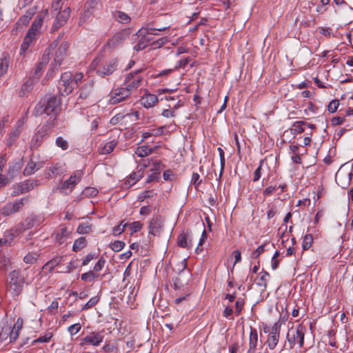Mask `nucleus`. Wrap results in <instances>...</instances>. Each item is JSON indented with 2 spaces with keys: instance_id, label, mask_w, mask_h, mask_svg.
Wrapping results in <instances>:
<instances>
[{
  "instance_id": "nucleus-56",
  "label": "nucleus",
  "mask_w": 353,
  "mask_h": 353,
  "mask_svg": "<svg viewBox=\"0 0 353 353\" xmlns=\"http://www.w3.org/2000/svg\"><path fill=\"white\" fill-rule=\"evenodd\" d=\"M168 39L167 37H162L157 41L152 42L151 43L152 47L154 48H161L163 45H164L166 42H168Z\"/></svg>"
},
{
  "instance_id": "nucleus-46",
  "label": "nucleus",
  "mask_w": 353,
  "mask_h": 353,
  "mask_svg": "<svg viewBox=\"0 0 353 353\" xmlns=\"http://www.w3.org/2000/svg\"><path fill=\"white\" fill-rule=\"evenodd\" d=\"M266 244L264 243L260 246H259L255 250H254L251 254V259H257L262 253H263L265 250Z\"/></svg>"
},
{
  "instance_id": "nucleus-35",
  "label": "nucleus",
  "mask_w": 353,
  "mask_h": 353,
  "mask_svg": "<svg viewBox=\"0 0 353 353\" xmlns=\"http://www.w3.org/2000/svg\"><path fill=\"white\" fill-rule=\"evenodd\" d=\"M270 276V274L268 272L263 270L259 273V281H257L256 284L257 285L263 288V289H265L267 287V283H268V277Z\"/></svg>"
},
{
  "instance_id": "nucleus-18",
  "label": "nucleus",
  "mask_w": 353,
  "mask_h": 353,
  "mask_svg": "<svg viewBox=\"0 0 353 353\" xmlns=\"http://www.w3.org/2000/svg\"><path fill=\"white\" fill-rule=\"evenodd\" d=\"M192 232L190 230H187L186 232H181L177 238V245L180 248L190 249L192 247Z\"/></svg>"
},
{
  "instance_id": "nucleus-3",
  "label": "nucleus",
  "mask_w": 353,
  "mask_h": 353,
  "mask_svg": "<svg viewBox=\"0 0 353 353\" xmlns=\"http://www.w3.org/2000/svg\"><path fill=\"white\" fill-rule=\"evenodd\" d=\"M25 277L19 270H14L9 274V281L7 285L8 292L12 296H19L23 288Z\"/></svg>"
},
{
  "instance_id": "nucleus-59",
  "label": "nucleus",
  "mask_w": 353,
  "mask_h": 353,
  "mask_svg": "<svg viewBox=\"0 0 353 353\" xmlns=\"http://www.w3.org/2000/svg\"><path fill=\"white\" fill-rule=\"evenodd\" d=\"M263 161H264L263 160L260 161L259 167L256 169V170L254 172L253 181H254V182L259 181L261 176V168H262Z\"/></svg>"
},
{
  "instance_id": "nucleus-9",
  "label": "nucleus",
  "mask_w": 353,
  "mask_h": 353,
  "mask_svg": "<svg viewBox=\"0 0 353 353\" xmlns=\"http://www.w3.org/2000/svg\"><path fill=\"white\" fill-rule=\"evenodd\" d=\"M281 325V321H277L272 327L270 333L268 334L266 343L271 350L276 347L279 341Z\"/></svg>"
},
{
  "instance_id": "nucleus-54",
  "label": "nucleus",
  "mask_w": 353,
  "mask_h": 353,
  "mask_svg": "<svg viewBox=\"0 0 353 353\" xmlns=\"http://www.w3.org/2000/svg\"><path fill=\"white\" fill-rule=\"evenodd\" d=\"M20 192L24 193L28 192L30 189L33 188V183L30 181H26L25 183H21L19 185Z\"/></svg>"
},
{
  "instance_id": "nucleus-2",
  "label": "nucleus",
  "mask_w": 353,
  "mask_h": 353,
  "mask_svg": "<svg viewBox=\"0 0 353 353\" xmlns=\"http://www.w3.org/2000/svg\"><path fill=\"white\" fill-rule=\"evenodd\" d=\"M305 332L306 327L303 324L290 327L286 334V341L283 349L292 350L296 343H298L299 347H303Z\"/></svg>"
},
{
  "instance_id": "nucleus-39",
  "label": "nucleus",
  "mask_w": 353,
  "mask_h": 353,
  "mask_svg": "<svg viewBox=\"0 0 353 353\" xmlns=\"http://www.w3.org/2000/svg\"><path fill=\"white\" fill-rule=\"evenodd\" d=\"M92 230V226L88 222H84L81 224L77 228V232L79 234H88Z\"/></svg>"
},
{
  "instance_id": "nucleus-8",
  "label": "nucleus",
  "mask_w": 353,
  "mask_h": 353,
  "mask_svg": "<svg viewBox=\"0 0 353 353\" xmlns=\"http://www.w3.org/2000/svg\"><path fill=\"white\" fill-rule=\"evenodd\" d=\"M60 105V101L57 99V97L52 96L50 97L46 103L43 104V105H41L39 107V110H38V112H40L41 114L43 112L46 114L47 115H52L55 117L58 112L59 108Z\"/></svg>"
},
{
  "instance_id": "nucleus-34",
  "label": "nucleus",
  "mask_w": 353,
  "mask_h": 353,
  "mask_svg": "<svg viewBox=\"0 0 353 353\" xmlns=\"http://www.w3.org/2000/svg\"><path fill=\"white\" fill-rule=\"evenodd\" d=\"M305 124L306 123L303 121H295L292 125L293 128L290 129L291 133L293 135H296L297 134L303 132L304 131L303 125Z\"/></svg>"
},
{
  "instance_id": "nucleus-49",
  "label": "nucleus",
  "mask_w": 353,
  "mask_h": 353,
  "mask_svg": "<svg viewBox=\"0 0 353 353\" xmlns=\"http://www.w3.org/2000/svg\"><path fill=\"white\" fill-rule=\"evenodd\" d=\"M99 298L97 296L91 298L84 305V306L82 307V310H88V309H90V308L92 307L93 306H94L99 302Z\"/></svg>"
},
{
  "instance_id": "nucleus-1",
  "label": "nucleus",
  "mask_w": 353,
  "mask_h": 353,
  "mask_svg": "<svg viewBox=\"0 0 353 353\" xmlns=\"http://www.w3.org/2000/svg\"><path fill=\"white\" fill-rule=\"evenodd\" d=\"M90 67L96 70L99 76L104 77L112 74L119 69V60L117 57L102 60L100 57H97L92 61Z\"/></svg>"
},
{
  "instance_id": "nucleus-25",
  "label": "nucleus",
  "mask_w": 353,
  "mask_h": 353,
  "mask_svg": "<svg viewBox=\"0 0 353 353\" xmlns=\"http://www.w3.org/2000/svg\"><path fill=\"white\" fill-rule=\"evenodd\" d=\"M93 85L94 83L92 81L85 83L80 90L79 98H88L93 92Z\"/></svg>"
},
{
  "instance_id": "nucleus-41",
  "label": "nucleus",
  "mask_w": 353,
  "mask_h": 353,
  "mask_svg": "<svg viewBox=\"0 0 353 353\" xmlns=\"http://www.w3.org/2000/svg\"><path fill=\"white\" fill-rule=\"evenodd\" d=\"M42 23H43V18L41 16H37V18L35 19V20L32 22L29 30L37 34V32L41 28Z\"/></svg>"
},
{
  "instance_id": "nucleus-47",
  "label": "nucleus",
  "mask_w": 353,
  "mask_h": 353,
  "mask_svg": "<svg viewBox=\"0 0 353 353\" xmlns=\"http://www.w3.org/2000/svg\"><path fill=\"white\" fill-rule=\"evenodd\" d=\"M124 221H121L120 224L113 228V234L114 236H117L123 232L125 227L128 225V223H123Z\"/></svg>"
},
{
  "instance_id": "nucleus-63",
  "label": "nucleus",
  "mask_w": 353,
  "mask_h": 353,
  "mask_svg": "<svg viewBox=\"0 0 353 353\" xmlns=\"http://www.w3.org/2000/svg\"><path fill=\"white\" fill-rule=\"evenodd\" d=\"M31 43V41L26 40V39L24 38L23 41L21 45L20 54H24Z\"/></svg>"
},
{
  "instance_id": "nucleus-20",
  "label": "nucleus",
  "mask_w": 353,
  "mask_h": 353,
  "mask_svg": "<svg viewBox=\"0 0 353 353\" xmlns=\"http://www.w3.org/2000/svg\"><path fill=\"white\" fill-rule=\"evenodd\" d=\"M19 233V229L12 228L4 232L3 237L0 239V245H10L14 238Z\"/></svg>"
},
{
  "instance_id": "nucleus-50",
  "label": "nucleus",
  "mask_w": 353,
  "mask_h": 353,
  "mask_svg": "<svg viewBox=\"0 0 353 353\" xmlns=\"http://www.w3.org/2000/svg\"><path fill=\"white\" fill-rule=\"evenodd\" d=\"M52 337V334L51 332H47L44 336H40L37 339L32 341V343H47L48 342L51 338Z\"/></svg>"
},
{
  "instance_id": "nucleus-14",
  "label": "nucleus",
  "mask_w": 353,
  "mask_h": 353,
  "mask_svg": "<svg viewBox=\"0 0 353 353\" xmlns=\"http://www.w3.org/2000/svg\"><path fill=\"white\" fill-rule=\"evenodd\" d=\"M72 229H69L65 224H61L57 230L54 232L55 240L59 245L65 243L70 238L72 233Z\"/></svg>"
},
{
  "instance_id": "nucleus-61",
  "label": "nucleus",
  "mask_w": 353,
  "mask_h": 353,
  "mask_svg": "<svg viewBox=\"0 0 353 353\" xmlns=\"http://www.w3.org/2000/svg\"><path fill=\"white\" fill-rule=\"evenodd\" d=\"M191 182L194 184L195 188H197L201 183L200 176L198 173L194 172L192 175Z\"/></svg>"
},
{
  "instance_id": "nucleus-52",
  "label": "nucleus",
  "mask_w": 353,
  "mask_h": 353,
  "mask_svg": "<svg viewBox=\"0 0 353 353\" xmlns=\"http://www.w3.org/2000/svg\"><path fill=\"white\" fill-rule=\"evenodd\" d=\"M11 207V203H7L1 209V213L4 216H9L12 214L15 213L14 211H13V210L12 209V208Z\"/></svg>"
},
{
  "instance_id": "nucleus-42",
  "label": "nucleus",
  "mask_w": 353,
  "mask_h": 353,
  "mask_svg": "<svg viewBox=\"0 0 353 353\" xmlns=\"http://www.w3.org/2000/svg\"><path fill=\"white\" fill-rule=\"evenodd\" d=\"M55 144L58 148L63 150H66L69 148L68 141L62 137H58L55 140Z\"/></svg>"
},
{
  "instance_id": "nucleus-19",
  "label": "nucleus",
  "mask_w": 353,
  "mask_h": 353,
  "mask_svg": "<svg viewBox=\"0 0 353 353\" xmlns=\"http://www.w3.org/2000/svg\"><path fill=\"white\" fill-rule=\"evenodd\" d=\"M158 101V97L155 94H151L148 91L145 92L140 99L141 105L145 108L154 107Z\"/></svg>"
},
{
  "instance_id": "nucleus-13",
  "label": "nucleus",
  "mask_w": 353,
  "mask_h": 353,
  "mask_svg": "<svg viewBox=\"0 0 353 353\" xmlns=\"http://www.w3.org/2000/svg\"><path fill=\"white\" fill-rule=\"evenodd\" d=\"M130 94L125 88H118L112 92L109 101L111 104H117L129 98Z\"/></svg>"
},
{
  "instance_id": "nucleus-26",
  "label": "nucleus",
  "mask_w": 353,
  "mask_h": 353,
  "mask_svg": "<svg viewBox=\"0 0 353 353\" xmlns=\"http://www.w3.org/2000/svg\"><path fill=\"white\" fill-rule=\"evenodd\" d=\"M38 223V220L35 216H30L26 218L24 221L21 223V228H19V232L22 231L30 229L35 226Z\"/></svg>"
},
{
  "instance_id": "nucleus-12",
  "label": "nucleus",
  "mask_w": 353,
  "mask_h": 353,
  "mask_svg": "<svg viewBox=\"0 0 353 353\" xmlns=\"http://www.w3.org/2000/svg\"><path fill=\"white\" fill-rule=\"evenodd\" d=\"M163 229V221L161 216H153L149 222L148 232L153 236H159Z\"/></svg>"
},
{
  "instance_id": "nucleus-6",
  "label": "nucleus",
  "mask_w": 353,
  "mask_h": 353,
  "mask_svg": "<svg viewBox=\"0 0 353 353\" xmlns=\"http://www.w3.org/2000/svg\"><path fill=\"white\" fill-rule=\"evenodd\" d=\"M130 34L129 29H123L116 32L111 38L108 39L104 44L103 49L112 51L118 48Z\"/></svg>"
},
{
  "instance_id": "nucleus-33",
  "label": "nucleus",
  "mask_w": 353,
  "mask_h": 353,
  "mask_svg": "<svg viewBox=\"0 0 353 353\" xmlns=\"http://www.w3.org/2000/svg\"><path fill=\"white\" fill-rule=\"evenodd\" d=\"M87 244V241L85 237H80L77 239H76L74 242L73 246H72V250L74 252H79L81 249L85 247Z\"/></svg>"
},
{
  "instance_id": "nucleus-24",
  "label": "nucleus",
  "mask_w": 353,
  "mask_h": 353,
  "mask_svg": "<svg viewBox=\"0 0 353 353\" xmlns=\"http://www.w3.org/2000/svg\"><path fill=\"white\" fill-rule=\"evenodd\" d=\"M23 159L19 158L14 160L10 165L8 169V174L13 178L15 174L21 169L23 167Z\"/></svg>"
},
{
  "instance_id": "nucleus-57",
  "label": "nucleus",
  "mask_w": 353,
  "mask_h": 353,
  "mask_svg": "<svg viewBox=\"0 0 353 353\" xmlns=\"http://www.w3.org/2000/svg\"><path fill=\"white\" fill-rule=\"evenodd\" d=\"M81 328V325L80 323H75L68 327V330L70 334L73 336L77 334Z\"/></svg>"
},
{
  "instance_id": "nucleus-32",
  "label": "nucleus",
  "mask_w": 353,
  "mask_h": 353,
  "mask_svg": "<svg viewBox=\"0 0 353 353\" xmlns=\"http://www.w3.org/2000/svg\"><path fill=\"white\" fill-rule=\"evenodd\" d=\"M61 169V165L59 163L53 164L50 166L46 172V176L48 179L56 176L59 174V171Z\"/></svg>"
},
{
  "instance_id": "nucleus-64",
  "label": "nucleus",
  "mask_w": 353,
  "mask_h": 353,
  "mask_svg": "<svg viewBox=\"0 0 353 353\" xmlns=\"http://www.w3.org/2000/svg\"><path fill=\"white\" fill-rule=\"evenodd\" d=\"M105 263V260L103 258H101L94 265L93 270L95 272L100 271L104 266Z\"/></svg>"
},
{
  "instance_id": "nucleus-55",
  "label": "nucleus",
  "mask_w": 353,
  "mask_h": 353,
  "mask_svg": "<svg viewBox=\"0 0 353 353\" xmlns=\"http://www.w3.org/2000/svg\"><path fill=\"white\" fill-rule=\"evenodd\" d=\"M131 233H135L141 230L143 224L140 221H134L130 224Z\"/></svg>"
},
{
  "instance_id": "nucleus-30",
  "label": "nucleus",
  "mask_w": 353,
  "mask_h": 353,
  "mask_svg": "<svg viewBox=\"0 0 353 353\" xmlns=\"http://www.w3.org/2000/svg\"><path fill=\"white\" fill-rule=\"evenodd\" d=\"M62 257L61 256H56L52 259L48 261L43 267V268L46 270H48L49 272H52V270L57 267L61 262Z\"/></svg>"
},
{
  "instance_id": "nucleus-5",
  "label": "nucleus",
  "mask_w": 353,
  "mask_h": 353,
  "mask_svg": "<svg viewBox=\"0 0 353 353\" xmlns=\"http://www.w3.org/2000/svg\"><path fill=\"white\" fill-rule=\"evenodd\" d=\"M74 85L72 72H65L61 74L57 88L61 95L67 96L72 92Z\"/></svg>"
},
{
  "instance_id": "nucleus-43",
  "label": "nucleus",
  "mask_w": 353,
  "mask_h": 353,
  "mask_svg": "<svg viewBox=\"0 0 353 353\" xmlns=\"http://www.w3.org/2000/svg\"><path fill=\"white\" fill-rule=\"evenodd\" d=\"M116 145L117 142L115 141H111L106 143L102 148L101 153L104 154H110L113 151Z\"/></svg>"
},
{
  "instance_id": "nucleus-53",
  "label": "nucleus",
  "mask_w": 353,
  "mask_h": 353,
  "mask_svg": "<svg viewBox=\"0 0 353 353\" xmlns=\"http://www.w3.org/2000/svg\"><path fill=\"white\" fill-rule=\"evenodd\" d=\"M339 100L334 99L329 103V104L327 105V110L330 112L334 113L336 111L337 108H339Z\"/></svg>"
},
{
  "instance_id": "nucleus-44",
  "label": "nucleus",
  "mask_w": 353,
  "mask_h": 353,
  "mask_svg": "<svg viewBox=\"0 0 353 353\" xmlns=\"http://www.w3.org/2000/svg\"><path fill=\"white\" fill-rule=\"evenodd\" d=\"M38 254L37 252H29L23 258V261L28 264L34 263L38 259Z\"/></svg>"
},
{
  "instance_id": "nucleus-17",
  "label": "nucleus",
  "mask_w": 353,
  "mask_h": 353,
  "mask_svg": "<svg viewBox=\"0 0 353 353\" xmlns=\"http://www.w3.org/2000/svg\"><path fill=\"white\" fill-rule=\"evenodd\" d=\"M150 34L146 33V30L145 28L140 29L136 34L138 37H141V39L138 41V43L134 46V50L136 51H140L145 49L148 43L151 41V38L148 36Z\"/></svg>"
},
{
  "instance_id": "nucleus-60",
  "label": "nucleus",
  "mask_w": 353,
  "mask_h": 353,
  "mask_svg": "<svg viewBox=\"0 0 353 353\" xmlns=\"http://www.w3.org/2000/svg\"><path fill=\"white\" fill-rule=\"evenodd\" d=\"M244 304H245V301L243 299H239L236 301L235 313L236 315H239V314L241 313V312L243 307Z\"/></svg>"
},
{
  "instance_id": "nucleus-21",
  "label": "nucleus",
  "mask_w": 353,
  "mask_h": 353,
  "mask_svg": "<svg viewBox=\"0 0 353 353\" xmlns=\"http://www.w3.org/2000/svg\"><path fill=\"white\" fill-rule=\"evenodd\" d=\"M69 48V44L68 42H63L57 49L54 61L57 63L58 65L61 64L62 61L64 57L66 56V52Z\"/></svg>"
},
{
  "instance_id": "nucleus-7",
  "label": "nucleus",
  "mask_w": 353,
  "mask_h": 353,
  "mask_svg": "<svg viewBox=\"0 0 353 353\" xmlns=\"http://www.w3.org/2000/svg\"><path fill=\"white\" fill-rule=\"evenodd\" d=\"M82 176L83 172L81 170L75 171L68 180L61 185L59 188V192L65 194L71 192L76 184L81 181Z\"/></svg>"
},
{
  "instance_id": "nucleus-10",
  "label": "nucleus",
  "mask_w": 353,
  "mask_h": 353,
  "mask_svg": "<svg viewBox=\"0 0 353 353\" xmlns=\"http://www.w3.org/2000/svg\"><path fill=\"white\" fill-rule=\"evenodd\" d=\"M141 70H137L136 71L130 72L127 74L125 83L126 86L125 87L129 92L131 94L132 90H136L141 85V83L143 81V78L140 76H137L138 73Z\"/></svg>"
},
{
  "instance_id": "nucleus-31",
  "label": "nucleus",
  "mask_w": 353,
  "mask_h": 353,
  "mask_svg": "<svg viewBox=\"0 0 353 353\" xmlns=\"http://www.w3.org/2000/svg\"><path fill=\"white\" fill-rule=\"evenodd\" d=\"M19 330L10 327H6L3 328V332L10 336V342L15 341L19 337Z\"/></svg>"
},
{
  "instance_id": "nucleus-28",
  "label": "nucleus",
  "mask_w": 353,
  "mask_h": 353,
  "mask_svg": "<svg viewBox=\"0 0 353 353\" xmlns=\"http://www.w3.org/2000/svg\"><path fill=\"white\" fill-rule=\"evenodd\" d=\"M57 41H54L52 43L50 46L46 48L44 51L43 55L41 58V61L39 63H41V65H43L46 66V65L48 63L50 60V55L52 53V51L57 47Z\"/></svg>"
},
{
  "instance_id": "nucleus-23",
  "label": "nucleus",
  "mask_w": 353,
  "mask_h": 353,
  "mask_svg": "<svg viewBox=\"0 0 353 353\" xmlns=\"http://www.w3.org/2000/svg\"><path fill=\"white\" fill-rule=\"evenodd\" d=\"M22 130V123L20 121H19L14 128L10 133L8 136V139L7 144L9 146H11L17 140L19 134H21Z\"/></svg>"
},
{
  "instance_id": "nucleus-27",
  "label": "nucleus",
  "mask_w": 353,
  "mask_h": 353,
  "mask_svg": "<svg viewBox=\"0 0 353 353\" xmlns=\"http://www.w3.org/2000/svg\"><path fill=\"white\" fill-rule=\"evenodd\" d=\"M34 79L30 77L29 79H28L21 86V88L19 91V96L23 97L26 94V93L30 92L34 87Z\"/></svg>"
},
{
  "instance_id": "nucleus-38",
  "label": "nucleus",
  "mask_w": 353,
  "mask_h": 353,
  "mask_svg": "<svg viewBox=\"0 0 353 353\" xmlns=\"http://www.w3.org/2000/svg\"><path fill=\"white\" fill-rule=\"evenodd\" d=\"M8 66L9 58L8 57L0 59V77L7 72Z\"/></svg>"
},
{
  "instance_id": "nucleus-45",
  "label": "nucleus",
  "mask_w": 353,
  "mask_h": 353,
  "mask_svg": "<svg viewBox=\"0 0 353 353\" xmlns=\"http://www.w3.org/2000/svg\"><path fill=\"white\" fill-rule=\"evenodd\" d=\"M36 170V163L32 161H30L26 165L24 170H23V174L26 176H29L34 173V172Z\"/></svg>"
},
{
  "instance_id": "nucleus-40",
  "label": "nucleus",
  "mask_w": 353,
  "mask_h": 353,
  "mask_svg": "<svg viewBox=\"0 0 353 353\" xmlns=\"http://www.w3.org/2000/svg\"><path fill=\"white\" fill-rule=\"evenodd\" d=\"M313 243V236L311 234H307L304 236L302 248L303 250H308L312 245Z\"/></svg>"
},
{
  "instance_id": "nucleus-11",
  "label": "nucleus",
  "mask_w": 353,
  "mask_h": 353,
  "mask_svg": "<svg viewBox=\"0 0 353 353\" xmlns=\"http://www.w3.org/2000/svg\"><path fill=\"white\" fill-rule=\"evenodd\" d=\"M70 16V8H65L59 12L50 28V32H54L65 25Z\"/></svg>"
},
{
  "instance_id": "nucleus-58",
  "label": "nucleus",
  "mask_w": 353,
  "mask_h": 353,
  "mask_svg": "<svg viewBox=\"0 0 353 353\" xmlns=\"http://www.w3.org/2000/svg\"><path fill=\"white\" fill-rule=\"evenodd\" d=\"M44 67H45V65H41V63H38L35 68L34 74L32 76V77L34 79H39V78L41 75V71L43 70Z\"/></svg>"
},
{
  "instance_id": "nucleus-62",
  "label": "nucleus",
  "mask_w": 353,
  "mask_h": 353,
  "mask_svg": "<svg viewBox=\"0 0 353 353\" xmlns=\"http://www.w3.org/2000/svg\"><path fill=\"white\" fill-rule=\"evenodd\" d=\"M160 176V172H154L152 174H150L148 176V179L146 180V183H150L153 181H157Z\"/></svg>"
},
{
  "instance_id": "nucleus-36",
  "label": "nucleus",
  "mask_w": 353,
  "mask_h": 353,
  "mask_svg": "<svg viewBox=\"0 0 353 353\" xmlns=\"http://www.w3.org/2000/svg\"><path fill=\"white\" fill-rule=\"evenodd\" d=\"M114 18L122 23H128L130 21V17L125 12L116 11L114 14Z\"/></svg>"
},
{
  "instance_id": "nucleus-29",
  "label": "nucleus",
  "mask_w": 353,
  "mask_h": 353,
  "mask_svg": "<svg viewBox=\"0 0 353 353\" xmlns=\"http://www.w3.org/2000/svg\"><path fill=\"white\" fill-rule=\"evenodd\" d=\"M156 150L154 148H149L147 145H141L137 148L135 153L140 157H145L152 154Z\"/></svg>"
},
{
  "instance_id": "nucleus-37",
  "label": "nucleus",
  "mask_w": 353,
  "mask_h": 353,
  "mask_svg": "<svg viewBox=\"0 0 353 353\" xmlns=\"http://www.w3.org/2000/svg\"><path fill=\"white\" fill-rule=\"evenodd\" d=\"M143 174L144 171L143 169H140L130 175L128 182L130 183H131L132 184H134L143 176Z\"/></svg>"
},
{
  "instance_id": "nucleus-4",
  "label": "nucleus",
  "mask_w": 353,
  "mask_h": 353,
  "mask_svg": "<svg viewBox=\"0 0 353 353\" xmlns=\"http://www.w3.org/2000/svg\"><path fill=\"white\" fill-rule=\"evenodd\" d=\"M54 126V119H50L35 134L32 139L31 148L37 149L41 144L43 139L48 137Z\"/></svg>"
},
{
  "instance_id": "nucleus-51",
  "label": "nucleus",
  "mask_w": 353,
  "mask_h": 353,
  "mask_svg": "<svg viewBox=\"0 0 353 353\" xmlns=\"http://www.w3.org/2000/svg\"><path fill=\"white\" fill-rule=\"evenodd\" d=\"M125 246V243L121 241H116L110 245V248L114 252H119Z\"/></svg>"
},
{
  "instance_id": "nucleus-15",
  "label": "nucleus",
  "mask_w": 353,
  "mask_h": 353,
  "mask_svg": "<svg viewBox=\"0 0 353 353\" xmlns=\"http://www.w3.org/2000/svg\"><path fill=\"white\" fill-rule=\"evenodd\" d=\"M139 114L138 111L131 112L128 114L119 113L111 118L110 123L112 125H117L121 123L123 121H127V119L130 118L132 122H135L139 119Z\"/></svg>"
},
{
  "instance_id": "nucleus-22",
  "label": "nucleus",
  "mask_w": 353,
  "mask_h": 353,
  "mask_svg": "<svg viewBox=\"0 0 353 353\" xmlns=\"http://www.w3.org/2000/svg\"><path fill=\"white\" fill-rule=\"evenodd\" d=\"M258 343V334L255 328L251 327L249 339V349L248 353H255Z\"/></svg>"
},
{
  "instance_id": "nucleus-48",
  "label": "nucleus",
  "mask_w": 353,
  "mask_h": 353,
  "mask_svg": "<svg viewBox=\"0 0 353 353\" xmlns=\"http://www.w3.org/2000/svg\"><path fill=\"white\" fill-rule=\"evenodd\" d=\"M27 200V199H21L18 201L11 203V208H12V209L13 210V211H14V212H17L19 210H21L24 205V202L26 201Z\"/></svg>"
},
{
  "instance_id": "nucleus-16",
  "label": "nucleus",
  "mask_w": 353,
  "mask_h": 353,
  "mask_svg": "<svg viewBox=\"0 0 353 353\" xmlns=\"http://www.w3.org/2000/svg\"><path fill=\"white\" fill-rule=\"evenodd\" d=\"M103 340V335L100 332H90L87 336L83 337L81 343V345L85 344L92 345L94 346L99 345Z\"/></svg>"
}]
</instances>
